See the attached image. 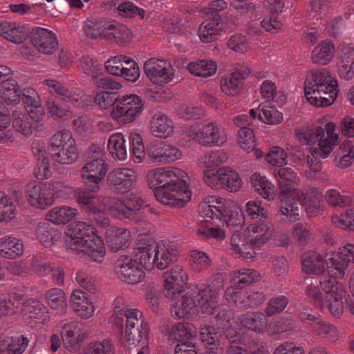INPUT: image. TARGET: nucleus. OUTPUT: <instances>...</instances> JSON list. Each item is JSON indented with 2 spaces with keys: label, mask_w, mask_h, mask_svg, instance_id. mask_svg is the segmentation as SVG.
<instances>
[{
  "label": "nucleus",
  "mask_w": 354,
  "mask_h": 354,
  "mask_svg": "<svg viewBox=\"0 0 354 354\" xmlns=\"http://www.w3.org/2000/svg\"><path fill=\"white\" fill-rule=\"evenodd\" d=\"M178 169L166 170L158 168L147 174L148 184L153 189L154 196L160 203L177 207H183L190 201L191 190L180 175Z\"/></svg>",
  "instance_id": "f257e3e1"
},
{
  "label": "nucleus",
  "mask_w": 354,
  "mask_h": 354,
  "mask_svg": "<svg viewBox=\"0 0 354 354\" xmlns=\"http://www.w3.org/2000/svg\"><path fill=\"white\" fill-rule=\"evenodd\" d=\"M274 171L278 180L279 192V210L281 214L289 217L290 221L297 219L302 196V192L294 187L298 178L294 170L290 167H279Z\"/></svg>",
  "instance_id": "f03ea898"
},
{
  "label": "nucleus",
  "mask_w": 354,
  "mask_h": 354,
  "mask_svg": "<svg viewBox=\"0 0 354 354\" xmlns=\"http://www.w3.org/2000/svg\"><path fill=\"white\" fill-rule=\"evenodd\" d=\"M102 201L112 215L135 223L146 218L145 209L149 207L140 196L134 194H130L123 201L106 197Z\"/></svg>",
  "instance_id": "7ed1b4c3"
},
{
  "label": "nucleus",
  "mask_w": 354,
  "mask_h": 354,
  "mask_svg": "<svg viewBox=\"0 0 354 354\" xmlns=\"http://www.w3.org/2000/svg\"><path fill=\"white\" fill-rule=\"evenodd\" d=\"M64 187V184L58 181L46 183H29L26 188L27 200L31 205L45 209L54 203L55 193Z\"/></svg>",
  "instance_id": "20e7f679"
},
{
  "label": "nucleus",
  "mask_w": 354,
  "mask_h": 354,
  "mask_svg": "<svg viewBox=\"0 0 354 354\" xmlns=\"http://www.w3.org/2000/svg\"><path fill=\"white\" fill-rule=\"evenodd\" d=\"M144 102L136 94L123 95L113 108L111 117L119 124H125L133 122L143 110Z\"/></svg>",
  "instance_id": "39448f33"
},
{
  "label": "nucleus",
  "mask_w": 354,
  "mask_h": 354,
  "mask_svg": "<svg viewBox=\"0 0 354 354\" xmlns=\"http://www.w3.org/2000/svg\"><path fill=\"white\" fill-rule=\"evenodd\" d=\"M107 164L102 158L91 156L85 165L81 169L80 176L84 185L92 190H100L103 179L107 172Z\"/></svg>",
  "instance_id": "423d86ee"
},
{
  "label": "nucleus",
  "mask_w": 354,
  "mask_h": 354,
  "mask_svg": "<svg viewBox=\"0 0 354 354\" xmlns=\"http://www.w3.org/2000/svg\"><path fill=\"white\" fill-rule=\"evenodd\" d=\"M203 174L205 182L211 187L219 182L223 188L233 192H237L241 186L239 174L230 168L222 167L216 171L214 169H205Z\"/></svg>",
  "instance_id": "0eeeda50"
},
{
  "label": "nucleus",
  "mask_w": 354,
  "mask_h": 354,
  "mask_svg": "<svg viewBox=\"0 0 354 354\" xmlns=\"http://www.w3.org/2000/svg\"><path fill=\"white\" fill-rule=\"evenodd\" d=\"M136 180V172L128 168L117 169L110 171L106 176L109 188L115 194L128 192Z\"/></svg>",
  "instance_id": "6e6552de"
},
{
  "label": "nucleus",
  "mask_w": 354,
  "mask_h": 354,
  "mask_svg": "<svg viewBox=\"0 0 354 354\" xmlns=\"http://www.w3.org/2000/svg\"><path fill=\"white\" fill-rule=\"evenodd\" d=\"M326 260L331 268H334L335 277L343 279L345 270L350 262H354V245L347 243L339 248V251L327 254Z\"/></svg>",
  "instance_id": "1a4fd4ad"
},
{
  "label": "nucleus",
  "mask_w": 354,
  "mask_h": 354,
  "mask_svg": "<svg viewBox=\"0 0 354 354\" xmlns=\"http://www.w3.org/2000/svg\"><path fill=\"white\" fill-rule=\"evenodd\" d=\"M133 259L127 256L121 257L117 261L115 272L118 277L128 284H137L145 277V272L139 268Z\"/></svg>",
  "instance_id": "9d476101"
},
{
  "label": "nucleus",
  "mask_w": 354,
  "mask_h": 354,
  "mask_svg": "<svg viewBox=\"0 0 354 354\" xmlns=\"http://www.w3.org/2000/svg\"><path fill=\"white\" fill-rule=\"evenodd\" d=\"M32 44L44 54H53L58 46V41L55 33L46 28L37 27L30 32Z\"/></svg>",
  "instance_id": "9b49d317"
},
{
  "label": "nucleus",
  "mask_w": 354,
  "mask_h": 354,
  "mask_svg": "<svg viewBox=\"0 0 354 354\" xmlns=\"http://www.w3.org/2000/svg\"><path fill=\"white\" fill-rule=\"evenodd\" d=\"M337 55V73L344 80H351L354 77V47L346 44L339 46Z\"/></svg>",
  "instance_id": "f8f14e48"
},
{
  "label": "nucleus",
  "mask_w": 354,
  "mask_h": 354,
  "mask_svg": "<svg viewBox=\"0 0 354 354\" xmlns=\"http://www.w3.org/2000/svg\"><path fill=\"white\" fill-rule=\"evenodd\" d=\"M334 80L324 71L312 72L304 83V93L308 102L316 100L322 89H327L326 84Z\"/></svg>",
  "instance_id": "ddd939ff"
},
{
  "label": "nucleus",
  "mask_w": 354,
  "mask_h": 354,
  "mask_svg": "<svg viewBox=\"0 0 354 354\" xmlns=\"http://www.w3.org/2000/svg\"><path fill=\"white\" fill-rule=\"evenodd\" d=\"M170 66L165 60L154 58L145 62L144 71L148 78L157 84H167L171 79L169 73Z\"/></svg>",
  "instance_id": "4468645a"
},
{
  "label": "nucleus",
  "mask_w": 354,
  "mask_h": 354,
  "mask_svg": "<svg viewBox=\"0 0 354 354\" xmlns=\"http://www.w3.org/2000/svg\"><path fill=\"white\" fill-rule=\"evenodd\" d=\"M126 330L125 334L127 341L131 344H135L140 342L142 338L143 332L141 328H142V313L138 310H126Z\"/></svg>",
  "instance_id": "2eb2a0df"
},
{
  "label": "nucleus",
  "mask_w": 354,
  "mask_h": 354,
  "mask_svg": "<svg viewBox=\"0 0 354 354\" xmlns=\"http://www.w3.org/2000/svg\"><path fill=\"white\" fill-rule=\"evenodd\" d=\"M251 73L250 69L246 66H241L230 77H225L221 80L222 91L227 95H237L243 86L245 79Z\"/></svg>",
  "instance_id": "dca6fc26"
},
{
  "label": "nucleus",
  "mask_w": 354,
  "mask_h": 354,
  "mask_svg": "<svg viewBox=\"0 0 354 354\" xmlns=\"http://www.w3.org/2000/svg\"><path fill=\"white\" fill-rule=\"evenodd\" d=\"M159 247L155 241H151L149 243L138 247L134 252V263H138L146 270L153 268L156 261L159 260Z\"/></svg>",
  "instance_id": "f3484780"
},
{
  "label": "nucleus",
  "mask_w": 354,
  "mask_h": 354,
  "mask_svg": "<svg viewBox=\"0 0 354 354\" xmlns=\"http://www.w3.org/2000/svg\"><path fill=\"white\" fill-rule=\"evenodd\" d=\"M94 228L84 222H75L68 225L66 234L70 237L68 245L72 250H80V245L88 238L90 233L94 232Z\"/></svg>",
  "instance_id": "a211bd4d"
},
{
  "label": "nucleus",
  "mask_w": 354,
  "mask_h": 354,
  "mask_svg": "<svg viewBox=\"0 0 354 354\" xmlns=\"http://www.w3.org/2000/svg\"><path fill=\"white\" fill-rule=\"evenodd\" d=\"M76 251L86 254L91 260L96 262H102L106 253L105 247L102 238L94 232L90 233V236L80 245V250Z\"/></svg>",
  "instance_id": "6ab92c4d"
},
{
  "label": "nucleus",
  "mask_w": 354,
  "mask_h": 354,
  "mask_svg": "<svg viewBox=\"0 0 354 354\" xmlns=\"http://www.w3.org/2000/svg\"><path fill=\"white\" fill-rule=\"evenodd\" d=\"M195 139L205 146L220 145L226 141L221 128L212 122L203 127L196 133Z\"/></svg>",
  "instance_id": "aec40b11"
},
{
  "label": "nucleus",
  "mask_w": 354,
  "mask_h": 354,
  "mask_svg": "<svg viewBox=\"0 0 354 354\" xmlns=\"http://www.w3.org/2000/svg\"><path fill=\"white\" fill-rule=\"evenodd\" d=\"M12 120V131H13V139L15 136L24 138L32 135L33 131L32 120L29 114L19 111H14L11 115Z\"/></svg>",
  "instance_id": "412c9836"
},
{
  "label": "nucleus",
  "mask_w": 354,
  "mask_h": 354,
  "mask_svg": "<svg viewBox=\"0 0 354 354\" xmlns=\"http://www.w3.org/2000/svg\"><path fill=\"white\" fill-rule=\"evenodd\" d=\"M106 240L109 249L116 252L129 246L130 232L114 226L111 227L106 232Z\"/></svg>",
  "instance_id": "4be33fe9"
},
{
  "label": "nucleus",
  "mask_w": 354,
  "mask_h": 354,
  "mask_svg": "<svg viewBox=\"0 0 354 354\" xmlns=\"http://www.w3.org/2000/svg\"><path fill=\"white\" fill-rule=\"evenodd\" d=\"M108 26L106 40H113L120 46H125L131 41L132 32L126 26L113 20H109Z\"/></svg>",
  "instance_id": "5701e85b"
},
{
  "label": "nucleus",
  "mask_w": 354,
  "mask_h": 354,
  "mask_svg": "<svg viewBox=\"0 0 354 354\" xmlns=\"http://www.w3.org/2000/svg\"><path fill=\"white\" fill-rule=\"evenodd\" d=\"M328 272L331 274L333 277L319 282L321 288L326 293V297L324 299H343L346 296L345 287L342 283L336 280L338 278L335 277L334 274V268H331V267L329 266H328Z\"/></svg>",
  "instance_id": "b1692460"
},
{
  "label": "nucleus",
  "mask_w": 354,
  "mask_h": 354,
  "mask_svg": "<svg viewBox=\"0 0 354 354\" xmlns=\"http://www.w3.org/2000/svg\"><path fill=\"white\" fill-rule=\"evenodd\" d=\"M220 21L221 17L218 13L210 14L209 21L201 24L198 33L202 41L209 43L218 39L219 31L221 30L218 27Z\"/></svg>",
  "instance_id": "393cba45"
},
{
  "label": "nucleus",
  "mask_w": 354,
  "mask_h": 354,
  "mask_svg": "<svg viewBox=\"0 0 354 354\" xmlns=\"http://www.w3.org/2000/svg\"><path fill=\"white\" fill-rule=\"evenodd\" d=\"M150 129L156 137L167 138L173 131V122L165 113L156 112L150 121Z\"/></svg>",
  "instance_id": "a878e982"
},
{
  "label": "nucleus",
  "mask_w": 354,
  "mask_h": 354,
  "mask_svg": "<svg viewBox=\"0 0 354 354\" xmlns=\"http://www.w3.org/2000/svg\"><path fill=\"white\" fill-rule=\"evenodd\" d=\"M73 302V308L78 315L87 319L92 316L94 312V306L88 299L87 294L80 290H75L71 296Z\"/></svg>",
  "instance_id": "bb28decb"
},
{
  "label": "nucleus",
  "mask_w": 354,
  "mask_h": 354,
  "mask_svg": "<svg viewBox=\"0 0 354 354\" xmlns=\"http://www.w3.org/2000/svg\"><path fill=\"white\" fill-rule=\"evenodd\" d=\"M195 295L194 289H189L185 295L173 306L171 310L172 315L178 318H183L190 314L192 310L199 306Z\"/></svg>",
  "instance_id": "cd10ccee"
},
{
  "label": "nucleus",
  "mask_w": 354,
  "mask_h": 354,
  "mask_svg": "<svg viewBox=\"0 0 354 354\" xmlns=\"http://www.w3.org/2000/svg\"><path fill=\"white\" fill-rule=\"evenodd\" d=\"M107 147L112 157L119 160H125L130 150L129 140H126L121 133H116L110 136Z\"/></svg>",
  "instance_id": "c85d7f7f"
},
{
  "label": "nucleus",
  "mask_w": 354,
  "mask_h": 354,
  "mask_svg": "<svg viewBox=\"0 0 354 354\" xmlns=\"http://www.w3.org/2000/svg\"><path fill=\"white\" fill-rule=\"evenodd\" d=\"M187 280L188 277L186 273H182L178 277L171 280H164L163 295L170 299L177 298L179 295L185 290Z\"/></svg>",
  "instance_id": "c756f323"
},
{
  "label": "nucleus",
  "mask_w": 354,
  "mask_h": 354,
  "mask_svg": "<svg viewBox=\"0 0 354 354\" xmlns=\"http://www.w3.org/2000/svg\"><path fill=\"white\" fill-rule=\"evenodd\" d=\"M223 201L222 198L209 197L207 202H204L200 205L201 216L207 222L214 221V219L221 220L220 216Z\"/></svg>",
  "instance_id": "7c9ffc66"
},
{
  "label": "nucleus",
  "mask_w": 354,
  "mask_h": 354,
  "mask_svg": "<svg viewBox=\"0 0 354 354\" xmlns=\"http://www.w3.org/2000/svg\"><path fill=\"white\" fill-rule=\"evenodd\" d=\"M24 245L22 242L10 236L1 239L0 243V255L6 259H15L23 254Z\"/></svg>",
  "instance_id": "2f4dec72"
},
{
  "label": "nucleus",
  "mask_w": 354,
  "mask_h": 354,
  "mask_svg": "<svg viewBox=\"0 0 354 354\" xmlns=\"http://www.w3.org/2000/svg\"><path fill=\"white\" fill-rule=\"evenodd\" d=\"M36 235L45 247H50L59 239L60 232L48 222H40L36 229Z\"/></svg>",
  "instance_id": "473e14b6"
},
{
  "label": "nucleus",
  "mask_w": 354,
  "mask_h": 354,
  "mask_svg": "<svg viewBox=\"0 0 354 354\" xmlns=\"http://www.w3.org/2000/svg\"><path fill=\"white\" fill-rule=\"evenodd\" d=\"M241 322L244 327L261 333L266 329L268 319L262 313L248 312L241 315Z\"/></svg>",
  "instance_id": "72a5a7b5"
},
{
  "label": "nucleus",
  "mask_w": 354,
  "mask_h": 354,
  "mask_svg": "<svg viewBox=\"0 0 354 354\" xmlns=\"http://www.w3.org/2000/svg\"><path fill=\"white\" fill-rule=\"evenodd\" d=\"M200 339L207 351H211L215 348H222L219 337L221 334L218 333V328H216L212 325L201 324L200 326Z\"/></svg>",
  "instance_id": "f704fd0d"
},
{
  "label": "nucleus",
  "mask_w": 354,
  "mask_h": 354,
  "mask_svg": "<svg viewBox=\"0 0 354 354\" xmlns=\"http://www.w3.org/2000/svg\"><path fill=\"white\" fill-rule=\"evenodd\" d=\"M301 262L303 270L307 274H320L324 271L322 256L315 252L304 254Z\"/></svg>",
  "instance_id": "c9c22d12"
},
{
  "label": "nucleus",
  "mask_w": 354,
  "mask_h": 354,
  "mask_svg": "<svg viewBox=\"0 0 354 354\" xmlns=\"http://www.w3.org/2000/svg\"><path fill=\"white\" fill-rule=\"evenodd\" d=\"M77 209L70 207H56L48 212L46 218L55 224H65L77 216Z\"/></svg>",
  "instance_id": "e433bc0d"
},
{
  "label": "nucleus",
  "mask_w": 354,
  "mask_h": 354,
  "mask_svg": "<svg viewBox=\"0 0 354 354\" xmlns=\"http://www.w3.org/2000/svg\"><path fill=\"white\" fill-rule=\"evenodd\" d=\"M334 53L333 44L330 41H324L313 50L311 59L315 64L326 65L332 60Z\"/></svg>",
  "instance_id": "4c0bfd02"
},
{
  "label": "nucleus",
  "mask_w": 354,
  "mask_h": 354,
  "mask_svg": "<svg viewBox=\"0 0 354 354\" xmlns=\"http://www.w3.org/2000/svg\"><path fill=\"white\" fill-rule=\"evenodd\" d=\"M99 190H91L86 185L76 189L74 195L77 202L85 212L97 203L95 193Z\"/></svg>",
  "instance_id": "58836bf2"
},
{
  "label": "nucleus",
  "mask_w": 354,
  "mask_h": 354,
  "mask_svg": "<svg viewBox=\"0 0 354 354\" xmlns=\"http://www.w3.org/2000/svg\"><path fill=\"white\" fill-rule=\"evenodd\" d=\"M0 91L1 98L7 104H17L21 100V90L15 80L9 78L3 82L1 85Z\"/></svg>",
  "instance_id": "ea45409f"
},
{
  "label": "nucleus",
  "mask_w": 354,
  "mask_h": 354,
  "mask_svg": "<svg viewBox=\"0 0 354 354\" xmlns=\"http://www.w3.org/2000/svg\"><path fill=\"white\" fill-rule=\"evenodd\" d=\"M327 89H322L316 100H310L309 103L317 107H325L330 105L337 95V82L334 80L330 84H326Z\"/></svg>",
  "instance_id": "a19ab883"
},
{
  "label": "nucleus",
  "mask_w": 354,
  "mask_h": 354,
  "mask_svg": "<svg viewBox=\"0 0 354 354\" xmlns=\"http://www.w3.org/2000/svg\"><path fill=\"white\" fill-rule=\"evenodd\" d=\"M203 313L215 315L218 324L221 325L223 328L230 326V321L232 318L231 310L221 308L218 304L205 305L203 307Z\"/></svg>",
  "instance_id": "79ce46f5"
},
{
  "label": "nucleus",
  "mask_w": 354,
  "mask_h": 354,
  "mask_svg": "<svg viewBox=\"0 0 354 354\" xmlns=\"http://www.w3.org/2000/svg\"><path fill=\"white\" fill-rule=\"evenodd\" d=\"M52 158L57 162L62 165H70L75 162L79 158V150L76 145L69 143L64 148L51 153Z\"/></svg>",
  "instance_id": "37998d69"
},
{
  "label": "nucleus",
  "mask_w": 354,
  "mask_h": 354,
  "mask_svg": "<svg viewBox=\"0 0 354 354\" xmlns=\"http://www.w3.org/2000/svg\"><path fill=\"white\" fill-rule=\"evenodd\" d=\"M325 129L321 127H316L308 129L306 132L299 133V139L304 140L306 145H310L318 142L315 148H322L321 145L331 147L328 145V139H324Z\"/></svg>",
  "instance_id": "c03bdc74"
},
{
  "label": "nucleus",
  "mask_w": 354,
  "mask_h": 354,
  "mask_svg": "<svg viewBox=\"0 0 354 354\" xmlns=\"http://www.w3.org/2000/svg\"><path fill=\"white\" fill-rule=\"evenodd\" d=\"M109 20L101 19L99 21L88 20L84 26L85 35L91 39L100 37L105 39Z\"/></svg>",
  "instance_id": "a18cd8bd"
},
{
  "label": "nucleus",
  "mask_w": 354,
  "mask_h": 354,
  "mask_svg": "<svg viewBox=\"0 0 354 354\" xmlns=\"http://www.w3.org/2000/svg\"><path fill=\"white\" fill-rule=\"evenodd\" d=\"M69 143L72 145H76L72 133L66 130H62L55 133L49 142L48 150L50 153L64 148Z\"/></svg>",
  "instance_id": "49530a36"
},
{
  "label": "nucleus",
  "mask_w": 354,
  "mask_h": 354,
  "mask_svg": "<svg viewBox=\"0 0 354 354\" xmlns=\"http://www.w3.org/2000/svg\"><path fill=\"white\" fill-rule=\"evenodd\" d=\"M23 103L27 111V113L29 114L30 118L35 122L41 121L44 117V109L41 105V101L39 95L36 97L22 98Z\"/></svg>",
  "instance_id": "de8ad7c7"
},
{
  "label": "nucleus",
  "mask_w": 354,
  "mask_h": 354,
  "mask_svg": "<svg viewBox=\"0 0 354 354\" xmlns=\"http://www.w3.org/2000/svg\"><path fill=\"white\" fill-rule=\"evenodd\" d=\"M322 148H313L312 149L310 153L308 155L307 161L310 168V170L314 172H317L321 169V163L319 158H326L332 152L331 147L326 145H321Z\"/></svg>",
  "instance_id": "09e8293b"
},
{
  "label": "nucleus",
  "mask_w": 354,
  "mask_h": 354,
  "mask_svg": "<svg viewBox=\"0 0 354 354\" xmlns=\"http://www.w3.org/2000/svg\"><path fill=\"white\" fill-rule=\"evenodd\" d=\"M195 293V297L197 299L198 304L201 308V312L203 313V307L205 305H211L213 304H217L215 301L217 294L213 292V290L207 284H204L201 287H196L194 289Z\"/></svg>",
  "instance_id": "8fccbe9b"
},
{
  "label": "nucleus",
  "mask_w": 354,
  "mask_h": 354,
  "mask_svg": "<svg viewBox=\"0 0 354 354\" xmlns=\"http://www.w3.org/2000/svg\"><path fill=\"white\" fill-rule=\"evenodd\" d=\"M46 298L52 308L64 312L66 307L64 292L59 288H52L46 293Z\"/></svg>",
  "instance_id": "3c124183"
},
{
  "label": "nucleus",
  "mask_w": 354,
  "mask_h": 354,
  "mask_svg": "<svg viewBox=\"0 0 354 354\" xmlns=\"http://www.w3.org/2000/svg\"><path fill=\"white\" fill-rule=\"evenodd\" d=\"M193 328V326L187 322L178 323L172 327L170 337L176 339L178 343L190 341L194 332Z\"/></svg>",
  "instance_id": "603ef678"
},
{
  "label": "nucleus",
  "mask_w": 354,
  "mask_h": 354,
  "mask_svg": "<svg viewBox=\"0 0 354 354\" xmlns=\"http://www.w3.org/2000/svg\"><path fill=\"white\" fill-rule=\"evenodd\" d=\"M114 346L109 339L102 342H93L88 344L84 354H114Z\"/></svg>",
  "instance_id": "864d4df0"
},
{
  "label": "nucleus",
  "mask_w": 354,
  "mask_h": 354,
  "mask_svg": "<svg viewBox=\"0 0 354 354\" xmlns=\"http://www.w3.org/2000/svg\"><path fill=\"white\" fill-rule=\"evenodd\" d=\"M19 304H21L19 312L28 315L30 318H39L45 310V307L40 301L32 299L26 302H19Z\"/></svg>",
  "instance_id": "5fc2aeb1"
},
{
  "label": "nucleus",
  "mask_w": 354,
  "mask_h": 354,
  "mask_svg": "<svg viewBox=\"0 0 354 354\" xmlns=\"http://www.w3.org/2000/svg\"><path fill=\"white\" fill-rule=\"evenodd\" d=\"M118 13L122 17L132 18L136 15H139L143 19L145 15V10L138 8L131 1H124L121 3L117 8Z\"/></svg>",
  "instance_id": "6e6d98bb"
},
{
  "label": "nucleus",
  "mask_w": 354,
  "mask_h": 354,
  "mask_svg": "<svg viewBox=\"0 0 354 354\" xmlns=\"http://www.w3.org/2000/svg\"><path fill=\"white\" fill-rule=\"evenodd\" d=\"M239 142L242 149L248 152L252 151L255 147L254 134L252 129L243 127L239 131Z\"/></svg>",
  "instance_id": "4d7b16f0"
},
{
  "label": "nucleus",
  "mask_w": 354,
  "mask_h": 354,
  "mask_svg": "<svg viewBox=\"0 0 354 354\" xmlns=\"http://www.w3.org/2000/svg\"><path fill=\"white\" fill-rule=\"evenodd\" d=\"M319 198L320 196L317 194L305 196L302 192L301 198L299 200L301 201V206L299 209L298 215L301 212L303 207L305 208L306 212L310 216L315 214L319 208Z\"/></svg>",
  "instance_id": "13d9d810"
},
{
  "label": "nucleus",
  "mask_w": 354,
  "mask_h": 354,
  "mask_svg": "<svg viewBox=\"0 0 354 354\" xmlns=\"http://www.w3.org/2000/svg\"><path fill=\"white\" fill-rule=\"evenodd\" d=\"M266 160L277 167H282L287 164V155L279 147H273L265 156Z\"/></svg>",
  "instance_id": "bf43d9fd"
},
{
  "label": "nucleus",
  "mask_w": 354,
  "mask_h": 354,
  "mask_svg": "<svg viewBox=\"0 0 354 354\" xmlns=\"http://www.w3.org/2000/svg\"><path fill=\"white\" fill-rule=\"evenodd\" d=\"M129 145H130V150L133 155L137 159H142L147 155V150L145 151L142 140L138 133H131L129 136Z\"/></svg>",
  "instance_id": "052dcab7"
},
{
  "label": "nucleus",
  "mask_w": 354,
  "mask_h": 354,
  "mask_svg": "<svg viewBox=\"0 0 354 354\" xmlns=\"http://www.w3.org/2000/svg\"><path fill=\"white\" fill-rule=\"evenodd\" d=\"M236 214L239 216H244L241 208L234 201L224 199L221 211V221L224 222L226 221L227 218H234Z\"/></svg>",
  "instance_id": "680f3d73"
},
{
  "label": "nucleus",
  "mask_w": 354,
  "mask_h": 354,
  "mask_svg": "<svg viewBox=\"0 0 354 354\" xmlns=\"http://www.w3.org/2000/svg\"><path fill=\"white\" fill-rule=\"evenodd\" d=\"M15 216V208L10 203L6 194L0 191V222L9 221Z\"/></svg>",
  "instance_id": "e2e57ef3"
},
{
  "label": "nucleus",
  "mask_w": 354,
  "mask_h": 354,
  "mask_svg": "<svg viewBox=\"0 0 354 354\" xmlns=\"http://www.w3.org/2000/svg\"><path fill=\"white\" fill-rule=\"evenodd\" d=\"M288 304V299L285 296H278L272 298L268 303L266 309L267 316L271 317L282 312Z\"/></svg>",
  "instance_id": "0e129e2a"
},
{
  "label": "nucleus",
  "mask_w": 354,
  "mask_h": 354,
  "mask_svg": "<svg viewBox=\"0 0 354 354\" xmlns=\"http://www.w3.org/2000/svg\"><path fill=\"white\" fill-rule=\"evenodd\" d=\"M227 159L225 153L222 151H214L205 154L202 158V162L208 169H214V167L223 163Z\"/></svg>",
  "instance_id": "69168bd1"
},
{
  "label": "nucleus",
  "mask_w": 354,
  "mask_h": 354,
  "mask_svg": "<svg viewBox=\"0 0 354 354\" xmlns=\"http://www.w3.org/2000/svg\"><path fill=\"white\" fill-rule=\"evenodd\" d=\"M85 212L89 218L95 222L99 227H105L109 225V218L106 213L97 206V203Z\"/></svg>",
  "instance_id": "338daca9"
},
{
  "label": "nucleus",
  "mask_w": 354,
  "mask_h": 354,
  "mask_svg": "<svg viewBox=\"0 0 354 354\" xmlns=\"http://www.w3.org/2000/svg\"><path fill=\"white\" fill-rule=\"evenodd\" d=\"M120 98L116 92H102L98 93L95 97V101L102 109H107L111 106H116Z\"/></svg>",
  "instance_id": "774afa93"
}]
</instances>
